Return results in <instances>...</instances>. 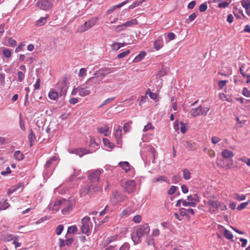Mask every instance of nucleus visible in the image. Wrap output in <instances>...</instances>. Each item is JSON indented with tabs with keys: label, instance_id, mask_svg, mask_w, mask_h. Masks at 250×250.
Instances as JSON below:
<instances>
[{
	"label": "nucleus",
	"instance_id": "nucleus-57",
	"mask_svg": "<svg viewBox=\"0 0 250 250\" xmlns=\"http://www.w3.org/2000/svg\"><path fill=\"white\" fill-rule=\"evenodd\" d=\"M142 3V1L136 0L133 4L129 6V9H132L136 7L137 6L141 4Z\"/></svg>",
	"mask_w": 250,
	"mask_h": 250
},
{
	"label": "nucleus",
	"instance_id": "nucleus-4",
	"mask_svg": "<svg viewBox=\"0 0 250 250\" xmlns=\"http://www.w3.org/2000/svg\"><path fill=\"white\" fill-rule=\"evenodd\" d=\"M54 0H40L36 4L41 9L48 11L53 7V2Z\"/></svg>",
	"mask_w": 250,
	"mask_h": 250
},
{
	"label": "nucleus",
	"instance_id": "nucleus-13",
	"mask_svg": "<svg viewBox=\"0 0 250 250\" xmlns=\"http://www.w3.org/2000/svg\"><path fill=\"white\" fill-rule=\"evenodd\" d=\"M143 236L136 229H134L131 235V239L136 244H139L141 242L142 237Z\"/></svg>",
	"mask_w": 250,
	"mask_h": 250
},
{
	"label": "nucleus",
	"instance_id": "nucleus-24",
	"mask_svg": "<svg viewBox=\"0 0 250 250\" xmlns=\"http://www.w3.org/2000/svg\"><path fill=\"white\" fill-rule=\"evenodd\" d=\"M222 156L226 159L232 158L233 156V152L228 149H225L222 152Z\"/></svg>",
	"mask_w": 250,
	"mask_h": 250
},
{
	"label": "nucleus",
	"instance_id": "nucleus-1",
	"mask_svg": "<svg viewBox=\"0 0 250 250\" xmlns=\"http://www.w3.org/2000/svg\"><path fill=\"white\" fill-rule=\"evenodd\" d=\"M110 72H111L108 71L107 69H102L99 70L94 74L93 77L89 78L87 80L86 82V84L89 85L90 88L93 89L102 82L104 78L106 75Z\"/></svg>",
	"mask_w": 250,
	"mask_h": 250
},
{
	"label": "nucleus",
	"instance_id": "nucleus-7",
	"mask_svg": "<svg viewBox=\"0 0 250 250\" xmlns=\"http://www.w3.org/2000/svg\"><path fill=\"white\" fill-rule=\"evenodd\" d=\"M137 24V21L136 19H132L124 23L116 26L115 28V31L117 32H120L124 31L127 27H131Z\"/></svg>",
	"mask_w": 250,
	"mask_h": 250
},
{
	"label": "nucleus",
	"instance_id": "nucleus-30",
	"mask_svg": "<svg viewBox=\"0 0 250 250\" xmlns=\"http://www.w3.org/2000/svg\"><path fill=\"white\" fill-rule=\"evenodd\" d=\"M167 180V178L164 176H159L158 177L154 178L152 180V182L153 183H157V182H162L163 181L166 182Z\"/></svg>",
	"mask_w": 250,
	"mask_h": 250
},
{
	"label": "nucleus",
	"instance_id": "nucleus-34",
	"mask_svg": "<svg viewBox=\"0 0 250 250\" xmlns=\"http://www.w3.org/2000/svg\"><path fill=\"white\" fill-rule=\"evenodd\" d=\"M187 199L190 202H193L196 203V202H199L198 197L197 194H194L193 196L191 195H189L187 197Z\"/></svg>",
	"mask_w": 250,
	"mask_h": 250
},
{
	"label": "nucleus",
	"instance_id": "nucleus-64",
	"mask_svg": "<svg viewBox=\"0 0 250 250\" xmlns=\"http://www.w3.org/2000/svg\"><path fill=\"white\" fill-rule=\"evenodd\" d=\"M18 80L20 82H22L24 79V75L21 71L18 72Z\"/></svg>",
	"mask_w": 250,
	"mask_h": 250
},
{
	"label": "nucleus",
	"instance_id": "nucleus-48",
	"mask_svg": "<svg viewBox=\"0 0 250 250\" xmlns=\"http://www.w3.org/2000/svg\"><path fill=\"white\" fill-rule=\"evenodd\" d=\"M115 99V97H111V98H109L108 99H107L106 100H105V101H104L103 103L99 106V107H102V106H103L104 105L107 104L108 103H110V102H111L112 101H113Z\"/></svg>",
	"mask_w": 250,
	"mask_h": 250
},
{
	"label": "nucleus",
	"instance_id": "nucleus-39",
	"mask_svg": "<svg viewBox=\"0 0 250 250\" xmlns=\"http://www.w3.org/2000/svg\"><path fill=\"white\" fill-rule=\"evenodd\" d=\"M224 236L228 239H231L233 238L232 233L227 229L224 230Z\"/></svg>",
	"mask_w": 250,
	"mask_h": 250
},
{
	"label": "nucleus",
	"instance_id": "nucleus-19",
	"mask_svg": "<svg viewBox=\"0 0 250 250\" xmlns=\"http://www.w3.org/2000/svg\"><path fill=\"white\" fill-rule=\"evenodd\" d=\"M163 45V41L161 37L158 38L154 42V48L156 50H159Z\"/></svg>",
	"mask_w": 250,
	"mask_h": 250
},
{
	"label": "nucleus",
	"instance_id": "nucleus-36",
	"mask_svg": "<svg viewBox=\"0 0 250 250\" xmlns=\"http://www.w3.org/2000/svg\"><path fill=\"white\" fill-rule=\"evenodd\" d=\"M28 138L29 142L31 143L30 146H31L32 143L33 142H34V141L36 139V136L32 130H30V133L29 134V135L28 136Z\"/></svg>",
	"mask_w": 250,
	"mask_h": 250
},
{
	"label": "nucleus",
	"instance_id": "nucleus-37",
	"mask_svg": "<svg viewBox=\"0 0 250 250\" xmlns=\"http://www.w3.org/2000/svg\"><path fill=\"white\" fill-rule=\"evenodd\" d=\"M89 146L91 147H93L95 149H97L99 147V145L97 143L93 138H91L89 142Z\"/></svg>",
	"mask_w": 250,
	"mask_h": 250
},
{
	"label": "nucleus",
	"instance_id": "nucleus-32",
	"mask_svg": "<svg viewBox=\"0 0 250 250\" xmlns=\"http://www.w3.org/2000/svg\"><path fill=\"white\" fill-rule=\"evenodd\" d=\"M48 17V15H46L45 17H42L36 22L37 26H42L44 25L46 22V19Z\"/></svg>",
	"mask_w": 250,
	"mask_h": 250
},
{
	"label": "nucleus",
	"instance_id": "nucleus-27",
	"mask_svg": "<svg viewBox=\"0 0 250 250\" xmlns=\"http://www.w3.org/2000/svg\"><path fill=\"white\" fill-rule=\"evenodd\" d=\"M190 114L191 116L193 117L200 116L199 106L197 107L191 108L190 110Z\"/></svg>",
	"mask_w": 250,
	"mask_h": 250
},
{
	"label": "nucleus",
	"instance_id": "nucleus-17",
	"mask_svg": "<svg viewBox=\"0 0 250 250\" xmlns=\"http://www.w3.org/2000/svg\"><path fill=\"white\" fill-rule=\"evenodd\" d=\"M114 135L116 139L117 144L118 145L121 144L122 143V128L120 126H118V128L116 129L114 133Z\"/></svg>",
	"mask_w": 250,
	"mask_h": 250
},
{
	"label": "nucleus",
	"instance_id": "nucleus-59",
	"mask_svg": "<svg viewBox=\"0 0 250 250\" xmlns=\"http://www.w3.org/2000/svg\"><path fill=\"white\" fill-rule=\"evenodd\" d=\"M242 94L247 97H250V91L248 90L247 88H244Z\"/></svg>",
	"mask_w": 250,
	"mask_h": 250
},
{
	"label": "nucleus",
	"instance_id": "nucleus-25",
	"mask_svg": "<svg viewBox=\"0 0 250 250\" xmlns=\"http://www.w3.org/2000/svg\"><path fill=\"white\" fill-rule=\"evenodd\" d=\"M200 116H206L208 112L209 111L210 108L208 107H204L201 105L199 106Z\"/></svg>",
	"mask_w": 250,
	"mask_h": 250
},
{
	"label": "nucleus",
	"instance_id": "nucleus-31",
	"mask_svg": "<svg viewBox=\"0 0 250 250\" xmlns=\"http://www.w3.org/2000/svg\"><path fill=\"white\" fill-rule=\"evenodd\" d=\"M19 189H21V190L22 189L21 186H13L8 190L7 193L9 195L12 193L18 190Z\"/></svg>",
	"mask_w": 250,
	"mask_h": 250
},
{
	"label": "nucleus",
	"instance_id": "nucleus-16",
	"mask_svg": "<svg viewBox=\"0 0 250 250\" xmlns=\"http://www.w3.org/2000/svg\"><path fill=\"white\" fill-rule=\"evenodd\" d=\"M72 153H75L76 155L79 156L80 157H82L83 155L90 153V152L88 149L83 148H81L73 150L72 151Z\"/></svg>",
	"mask_w": 250,
	"mask_h": 250
},
{
	"label": "nucleus",
	"instance_id": "nucleus-61",
	"mask_svg": "<svg viewBox=\"0 0 250 250\" xmlns=\"http://www.w3.org/2000/svg\"><path fill=\"white\" fill-rule=\"evenodd\" d=\"M235 198L236 200L238 201H242L245 199L246 196L243 194L240 195L236 193L235 195Z\"/></svg>",
	"mask_w": 250,
	"mask_h": 250
},
{
	"label": "nucleus",
	"instance_id": "nucleus-40",
	"mask_svg": "<svg viewBox=\"0 0 250 250\" xmlns=\"http://www.w3.org/2000/svg\"><path fill=\"white\" fill-rule=\"evenodd\" d=\"M82 231L83 233H87L89 230V224H82Z\"/></svg>",
	"mask_w": 250,
	"mask_h": 250
},
{
	"label": "nucleus",
	"instance_id": "nucleus-54",
	"mask_svg": "<svg viewBox=\"0 0 250 250\" xmlns=\"http://www.w3.org/2000/svg\"><path fill=\"white\" fill-rule=\"evenodd\" d=\"M142 220V217L140 215H136L133 218V221L135 223H139Z\"/></svg>",
	"mask_w": 250,
	"mask_h": 250
},
{
	"label": "nucleus",
	"instance_id": "nucleus-56",
	"mask_svg": "<svg viewBox=\"0 0 250 250\" xmlns=\"http://www.w3.org/2000/svg\"><path fill=\"white\" fill-rule=\"evenodd\" d=\"M208 8V5L206 3L201 4L199 6V10L200 12H204L206 11Z\"/></svg>",
	"mask_w": 250,
	"mask_h": 250
},
{
	"label": "nucleus",
	"instance_id": "nucleus-51",
	"mask_svg": "<svg viewBox=\"0 0 250 250\" xmlns=\"http://www.w3.org/2000/svg\"><path fill=\"white\" fill-rule=\"evenodd\" d=\"M4 238L6 241H10L16 239V237L12 234H6L4 236Z\"/></svg>",
	"mask_w": 250,
	"mask_h": 250
},
{
	"label": "nucleus",
	"instance_id": "nucleus-23",
	"mask_svg": "<svg viewBox=\"0 0 250 250\" xmlns=\"http://www.w3.org/2000/svg\"><path fill=\"white\" fill-rule=\"evenodd\" d=\"M146 53L145 51H141L133 60V62H139L145 57Z\"/></svg>",
	"mask_w": 250,
	"mask_h": 250
},
{
	"label": "nucleus",
	"instance_id": "nucleus-53",
	"mask_svg": "<svg viewBox=\"0 0 250 250\" xmlns=\"http://www.w3.org/2000/svg\"><path fill=\"white\" fill-rule=\"evenodd\" d=\"M77 231V228L75 226L69 227L67 229V232L69 233H73Z\"/></svg>",
	"mask_w": 250,
	"mask_h": 250
},
{
	"label": "nucleus",
	"instance_id": "nucleus-9",
	"mask_svg": "<svg viewBox=\"0 0 250 250\" xmlns=\"http://www.w3.org/2000/svg\"><path fill=\"white\" fill-rule=\"evenodd\" d=\"M136 183L135 180H131L125 182L124 186L125 191L128 193H131L135 191Z\"/></svg>",
	"mask_w": 250,
	"mask_h": 250
},
{
	"label": "nucleus",
	"instance_id": "nucleus-62",
	"mask_svg": "<svg viewBox=\"0 0 250 250\" xmlns=\"http://www.w3.org/2000/svg\"><path fill=\"white\" fill-rule=\"evenodd\" d=\"M240 160L250 167V158L248 159L246 157H243L240 159Z\"/></svg>",
	"mask_w": 250,
	"mask_h": 250
},
{
	"label": "nucleus",
	"instance_id": "nucleus-21",
	"mask_svg": "<svg viewBox=\"0 0 250 250\" xmlns=\"http://www.w3.org/2000/svg\"><path fill=\"white\" fill-rule=\"evenodd\" d=\"M97 130L100 133L104 134V136H108L109 127L107 125H104V126L97 128Z\"/></svg>",
	"mask_w": 250,
	"mask_h": 250
},
{
	"label": "nucleus",
	"instance_id": "nucleus-26",
	"mask_svg": "<svg viewBox=\"0 0 250 250\" xmlns=\"http://www.w3.org/2000/svg\"><path fill=\"white\" fill-rule=\"evenodd\" d=\"M9 204L7 202V200L2 199V201H0V209L5 210L9 207Z\"/></svg>",
	"mask_w": 250,
	"mask_h": 250
},
{
	"label": "nucleus",
	"instance_id": "nucleus-41",
	"mask_svg": "<svg viewBox=\"0 0 250 250\" xmlns=\"http://www.w3.org/2000/svg\"><path fill=\"white\" fill-rule=\"evenodd\" d=\"M128 1H129V0H125V1H123V2L119 3V4L112 6L111 7V8L112 9H113V11H114L117 8H120V7H122L123 5L126 4Z\"/></svg>",
	"mask_w": 250,
	"mask_h": 250
},
{
	"label": "nucleus",
	"instance_id": "nucleus-6",
	"mask_svg": "<svg viewBox=\"0 0 250 250\" xmlns=\"http://www.w3.org/2000/svg\"><path fill=\"white\" fill-rule=\"evenodd\" d=\"M62 208V212L63 214L66 215L69 213L72 209V207L75 204V201L74 200H66L63 199V202Z\"/></svg>",
	"mask_w": 250,
	"mask_h": 250
},
{
	"label": "nucleus",
	"instance_id": "nucleus-50",
	"mask_svg": "<svg viewBox=\"0 0 250 250\" xmlns=\"http://www.w3.org/2000/svg\"><path fill=\"white\" fill-rule=\"evenodd\" d=\"M111 47L113 50L117 51L121 48L120 43L114 42L112 44Z\"/></svg>",
	"mask_w": 250,
	"mask_h": 250
},
{
	"label": "nucleus",
	"instance_id": "nucleus-14",
	"mask_svg": "<svg viewBox=\"0 0 250 250\" xmlns=\"http://www.w3.org/2000/svg\"><path fill=\"white\" fill-rule=\"evenodd\" d=\"M140 233H141L143 236L145 234H148L150 231V228L148 224H145L143 225H140L136 228Z\"/></svg>",
	"mask_w": 250,
	"mask_h": 250
},
{
	"label": "nucleus",
	"instance_id": "nucleus-18",
	"mask_svg": "<svg viewBox=\"0 0 250 250\" xmlns=\"http://www.w3.org/2000/svg\"><path fill=\"white\" fill-rule=\"evenodd\" d=\"M179 212L182 216H187L189 213L192 215L194 214V211L192 208L186 209L185 208H181L179 209Z\"/></svg>",
	"mask_w": 250,
	"mask_h": 250
},
{
	"label": "nucleus",
	"instance_id": "nucleus-29",
	"mask_svg": "<svg viewBox=\"0 0 250 250\" xmlns=\"http://www.w3.org/2000/svg\"><path fill=\"white\" fill-rule=\"evenodd\" d=\"M14 156L15 158L18 161L22 160L24 158V155L19 150L16 151L14 153Z\"/></svg>",
	"mask_w": 250,
	"mask_h": 250
},
{
	"label": "nucleus",
	"instance_id": "nucleus-2",
	"mask_svg": "<svg viewBox=\"0 0 250 250\" xmlns=\"http://www.w3.org/2000/svg\"><path fill=\"white\" fill-rule=\"evenodd\" d=\"M66 80V78H64L62 81L59 82L56 84L54 89L57 92H58L60 97L65 96L66 94L68 89Z\"/></svg>",
	"mask_w": 250,
	"mask_h": 250
},
{
	"label": "nucleus",
	"instance_id": "nucleus-49",
	"mask_svg": "<svg viewBox=\"0 0 250 250\" xmlns=\"http://www.w3.org/2000/svg\"><path fill=\"white\" fill-rule=\"evenodd\" d=\"M3 54L6 58H9L11 55L10 50L7 48H4L3 51Z\"/></svg>",
	"mask_w": 250,
	"mask_h": 250
},
{
	"label": "nucleus",
	"instance_id": "nucleus-3",
	"mask_svg": "<svg viewBox=\"0 0 250 250\" xmlns=\"http://www.w3.org/2000/svg\"><path fill=\"white\" fill-rule=\"evenodd\" d=\"M100 190V188L98 187H95L93 185L85 187L81 190V197H84V199H87L91 196L96 190Z\"/></svg>",
	"mask_w": 250,
	"mask_h": 250
},
{
	"label": "nucleus",
	"instance_id": "nucleus-15",
	"mask_svg": "<svg viewBox=\"0 0 250 250\" xmlns=\"http://www.w3.org/2000/svg\"><path fill=\"white\" fill-rule=\"evenodd\" d=\"M63 202V199L56 202L54 204L52 203L50 204L48 207L49 209L52 210L57 211L59 210L62 207Z\"/></svg>",
	"mask_w": 250,
	"mask_h": 250
},
{
	"label": "nucleus",
	"instance_id": "nucleus-47",
	"mask_svg": "<svg viewBox=\"0 0 250 250\" xmlns=\"http://www.w3.org/2000/svg\"><path fill=\"white\" fill-rule=\"evenodd\" d=\"M154 128V126H153L150 123H148V124L144 126L143 129V131L146 132L150 130L153 129Z\"/></svg>",
	"mask_w": 250,
	"mask_h": 250
},
{
	"label": "nucleus",
	"instance_id": "nucleus-60",
	"mask_svg": "<svg viewBox=\"0 0 250 250\" xmlns=\"http://www.w3.org/2000/svg\"><path fill=\"white\" fill-rule=\"evenodd\" d=\"M180 124L181 125L180 127L181 132L183 134H184L187 131L186 125L182 122H180Z\"/></svg>",
	"mask_w": 250,
	"mask_h": 250
},
{
	"label": "nucleus",
	"instance_id": "nucleus-5",
	"mask_svg": "<svg viewBox=\"0 0 250 250\" xmlns=\"http://www.w3.org/2000/svg\"><path fill=\"white\" fill-rule=\"evenodd\" d=\"M97 20L98 18L93 17L88 21H85L84 24L80 27L79 29V31L81 32H84L87 31L96 24Z\"/></svg>",
	"mask_w": 250,
	"mask_h": 250
},
{
	"label": "nucleus",
	"instance_id": "nucleus-22",
	"mask_svg": "<svg viewBox=\"0 0 250 250\" xmlns=\"http://www.w3.org/2000/svg\"><path fill=\"white\" fill-rule=\"evenodd\" d=\"M49 98L52 100H57L59 96L58 92H57L54 89H51L48 93Z\"/></svg>",
	"mask_w": 250,
	"mask_h": 250
},
{
	"label": "nucleus",
	"instance_id": "nucleus-35",
	"mask_svg": "<svg viewBox=\"0 0 250 250\" xmlns=\"http://www.w3.org/2000/svg\"><path fill=\"white\" fill-rule=\"evenodd\" d=\"M183 178L185 180H188L190 178V174L191 173L190 171L187 168H185L183 170Z\"/></svg>",
	"mask_w": 250,
	"mask_h": 250
},
{
	"label": "nucleus",
	"instance_id": "nucleus-20",
	"mask_svg": "<svg viewBox=\"0 0 250 250\" xmlns=\"http://www.w3.org/2000/svg\"><path fill=\"white\" fill-rule=\"evenodd\" d=\"M119 165L125 172H127L131 169V166L127 162H121L119 163Z\"/></svg>",
	"mask_w": 250,
	"mask_h": 250
},
{
	"label": "nucleus",
	"instance_id": "nucleus-55",
	"mask_svg": "<svg viewBox=\"0 0 250 250\" xmlns=\"http://www.w3.org/2000/svg\"><path fill=\"white\" fill-rule=\"evenodd\" d=\"M86 74V69L84 68H81L79 70V77H83Z\"/></svg>",
	"mask_w": 250,
	"mask_h": 250
},
{
	"label": "nucleus",
	"instance_id": "nucleus-58",
	"mask_svg": "<svg viewBox=\"0 0 250 250\" xmlns=\"http://www.w3.org/2000/svg\"><path fill=\"white\" fill-rule=\"evenodd\" d=\"M176 189L177 187L176 186H172L168 190V194L169 195L173 194L175 192Z\"/></svg>",
	"mask_w": 250,
	"mask_h": 250
},
{
	"label": "nucleus",
	"instance_id": "nucleus-28",
	"mask_svg": "<svg viewBox=\"0 0 250 250\" xmlns=\"http://www.w3.org/2000/svg\"><path fill=\"white\" fill-rule=\"evenodd\" d=\"M56 160L57 157L55 156H53L46 161V164L45 165V167L46 169V170H48V169L50 168L53 162L56 161Z\"/></svg>",
	"mask_w": 250,
	"mask_h": 250
},
{
	"label": "nucleus",
	"instance_id": "nucleus-45",
	"mask_svg": "<svg viewBox=\"0 0 250 250\" xmlns=\"http://www.w3.org/2000/svg\"><path fill=\"white\" fill-rule=\"evenodd\" d=\"M250 202V200L246 202L242 203L241 204H240V205H239L237 207V209L238 210H242V209L245 208L248 206V205L249 204V203Z\"/></svg>",
	"mask_w": 250,
	"mask_h": 250
},
{
	"label": "nucleus",
	"instance_id": "nucleus-43",
	"mask_svg": "<svg viewBox=\"0 0 250 250\" xmlns=\"http://www.w3.org/2000/svg\"><path fill=\"white\" fill-rule=\"evenodd\" d=\"M183 205L185 207L190 206L192 207H195L196 206V203L193 202H187L185 200H183Z\"/></svg>",
	"mask_w": 250,
	"mask_h": 250
},
{
	"label": "nucleus",
	"instance_id": "nucleus-33",
	"mask_svg": "<svg viewBox=\"0 0 250 250\" xmlns=\"http://www.w3.org/2000/svg\"><path fill=\"white\" fill-rule=\"evenodd\" d=\"M103 143L105 146H107L109 148L112 149L114 147L115 145L113 143L110 142L108 139L104 138L103 139Z\"/></svg>",
	"mask_w": 250,
	"mask_h": 250
},
{
	"label": "nucleus",
	"instance_id": "nucleus-11",
	"mask_svg": "<svg viewBox=\"0 0 250 250\" xmlns=\"http://www.w3.org/2000/svg\"><path fill=\"white\" fill-rule=\"evenodd\" d=\"M208 205L209 207V212L214 213L221 206V203L218 200H209L208 202Z\"/></svg>",
	"mask_w": 250,
	"mask_h": 250
},
{
	"label": "nucleus",
	"instance_id": "nucleus-42",
	"mask_svg": "<svg viewBox=\"0 0 250 250\" xmlns=\"http://www.w3.org/2000/svg\"><path fill=\"white\" fill-rule=\"evenodd\" d=\"M241 4L243 8H250V0H243Z\"/></svg>",
	"mask_w": 250,
	"mask_h": 250
},
{
	"label": "nucleus",
	"instance_id": "nucleus-10",
	"mask_svg": "<svg viewBox=\"0 0 250 250\" xmlns=\"http://www.w3.org/2000/svg\"><path fill=\"white\" fill-rule=\"evenodd\" d=\"M77 89L79 91V94L82 97H84L89 95L91 93V91L92 89L91 88H90V86L88 84H86V82L79 86L77 88Z\"/></svg>",
	"mask_w": 250,
	"mask_h": 250
},
{
	"label": "nucleus",
	"instance_id": "nucleus-8",
	"mask_svg": "<svg viewBox=\"0 0 250 250\" xmlns=\"http://www.w3.org/2000/svg\"><path fill=\"white\" fill-rule=\"evenodd\" d=\"M126 199V197L122 194L119 193L117 190L113 191L112 192L111 202L113 204H117L119 202L124 201Z\"/></svg>",
	"mask_w": 250,
	"mask_h": 250
},
{
	"label": "nucleus",
	"instance_id": "nucleus-46",
	"mask_svg": "<svg viewBox=\"0 0 250 250\" xmlns=\"http://www.w3.org/2000/svg\"><path fill=\"white\" fill-rule=\"evenodd\" d=\"M129 53H130L129 50H127L125 51H124V52L118 54L117 56V58L118 59H122V58H125V57L127 56Z\"/></svg>",
	"mask_w": 250,
	"mask_h": 250
},
{
	"label": "nucleus",
	"instance_id": "nucleus-63",
	"mask_svg": "<svg viewBox=\"0 0 250 250\" xmlns=\"http://www.w3.org/2000/svg\"><path fill=\"white\" fill-rule=\"evenodd\" d=\"M227 82L228 81L227 80L220 81L218 83V86L219 87V88H223L225 86Z\"/></svg>",
	"mask_w": 250,
	"mask_h": 250
},
{
	"label": "nucleus",
	"instance_id": "nucleus-12",
	"mask_svg": "<svg viewBox=\"0 0 250 250\" xmlns=\"http://www.w3.org/2000/svg\"><path fill=\"white\" fill-rule=\"evenodd\" d=\"M101 171L97 169L92 171L88 175L89 180L92 182H96L99 181Z\"/></svg>",
	"mask_w": 250,
	"mask_h": 250
},
{
	"label": "nucleus",
	"instance_id": "nucleus-38",
	"mask_svg": "<svg viewBox=\"0 0 250 250\" xmlns=\"http://www.w3.org/2000/svg\"><path fill=\"white\" fill-rule=\"evenodd\" d=\"M133 212V211L132 210L129 208H127L126 209L124 210L122 213H121V216L122 217H123L125 215H129L131 214H132Z\"/></svg>",
	"mask_w": 250,
	"mask_h": 250
},
{
	"label": "nucleus",
	"instance_id": "nucleus-52",
	"mask_svg": "<svg viewBox=\"0 0 250 250\" xmlns=\"http://www.w3.org/2000/svg\"><path fill=\"white\" fill-rule=\"evenodd\" d=\"M63 229V226L62 225H59L56 229V233L57 235H59L61 234Z\"/></svg>",
	"mask_w": 250,
	"mask_h": 250
},
{
	"label": "nucleus",
	"instance_id": "nucleus-44",
	"mask_svg": "<svg viewBox=\"0 0 250 250\" xmlns=\"http://www.w3.org/2000/svg\"><path fill=\"white\" fill-rule=\"evenodd\" d=\"M146 94H148L151 99L156 100L157 98V94L151 92L149 89L146 92Z\"/></svg>",
	"mask_w": 250,
	"mask_h": 250
}]
</instances>
